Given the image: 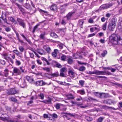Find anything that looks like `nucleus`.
Listing matches in <instances>:
<instances>
[{
    "mask_svg": "<svg viewBox=\"0 0 122 122\" xmlns=\"http://www.w3.org/2000/svg\"><path fill=\"white\" fill-rule=\"evenodd\" d=\"M109 40L112 43L114 44H122V36L121 37L120 36L113 34L109 37Z\"/></svg>",
    "mask_w": 122,
    "mask_h": 122,
    "instance_id": "1",
    "label": "nucleus"
},
{
    "mask_svg": "<svg viewBox=\"0 0 122 122\" xmlns=\"http://www.w3.org/2000/svg\"><path fill=\"white\" fill-rule=\"evenodd\" d=\"M87 73L89 74H95L97 75H111V73L108 71H99L98 70H95L93 72L89 71Z\"/></svg>",
    "mask_w": 122,
    "mask_h": 122,
    "instance_id": "2",
    "label": "nucleus"
},
{
    "mask_svg": "<svg viewBox=\"0 0 122 122\" xmlns=\"http://www.w3.org/2000/svg\"><path fill=\"white\" fill-rule=\"evenodd\" d=\"M117 20L115 19H112L109 22L108 28L111 31H113L115 28L117 23Z\"/></svg>",
    "mask_w": 122,
    "mask_h": 122,
    "instance_id": "3",
    "label": "nucleus"
},
{
    "mask_svg": "<svg viewBox=\"0 0 122 122\" xmlns=\"http://www.w3.org/2000/svg\"><path fill=\"white\" fill-rule=\"evenodd\" d=\"M24 72L22 67H20V69L16 67H15L14 68L13 72L14 73L16 74L17 75H20L21 72Z\"/></svg>",
    "mask_w": 122,
    "mask_h": 122,
    "instance_id": "4",
    "label": "nucleus"
},
{
    "mask_svg": "<svg viewBox=\"0 0 122 122\" xmlns=\"http://www.w3.org/2000/svg\"><path fill=\"white\" fill-rule=\"evenodd\" d=\"M5 116L4 117H0V119L4 121H7L11 122H14V121H12L8 117L6 114H5Z\"/></svg>",
    "mask_w": 122,
    "mask_h": 122,
    "instance_id": "5",
    "label": "nucleus"
},
{
    "mask_svg": "<svg viewBox=\"0 0 122 122\" xmlns=\"http://www.w3.org/2000/svg\"><path fill=\"white\" fill-rule=\"evenodd\" d=\"M96 96L100 98H102L103 97H106L108 95V94L104 93H99L96 92L95 93Z\"/></svg>",
    "mask_w": 122,
    "mask_h": 122,
    "instance_id": "6",
    "label": "nucleus"
},
{
    "mask_svg": "<svg viewBox=\"0 0 122 122\" xmlns=\"http://www.w3.org/2000/svg\"><path fill=\"white\" fill-rule=\"evenodd\" d=\"M51 84V82H50L49 84H47V83L44 82L42 81H38L36 82V84L37 86H42L46 84L48 85H50Z\"/></svg>",
    "mask_w": 122,
    "mask_h": 122,
    "instance_id": "7",
    "label": "nucleus"
},
{
    "mask_svg": "<svg viewBox=\"0 0 122 122\" xmlns=\"http://www.w3.org/2000/svg\"><path fill=\"white\" fill-rule=\"evenodd\" d=\"M17 20L19 23V25L22 26L23 28H25V24L24 21L19 18H17Z\"/></svg>",
    "mask_w": 122,
    "mask_h": 122,
    "instance_id": "8",
    "label": "nucleus"
},
{
    "mask_svg": "<svg viewBox=\"0 0 122 122\" xmlns=\"http://www.w3.org/2000/svg\"><path fill=\"white\" fill-rule=\"evenodd\" d=\"M75 116V115L73 114H71L70 113H67L66 115L64 116L65 117L67 120H69L71 119V117H74Z\"/></svg>",
    "mask_w": 122,
    "mask_h": 122,
    "instance_id": "9",
    "label": "nucleus"
},
{
    "mask_svg": "<svg viewBox=\"0 0 122 122\" xmlns=\"http://www.w3.org/2000/svg\"><path fill=\"white\" fill-rule=\"evenodd\" d=\"M65 96L67 98L66 100L73 99L75 98L74 96L71 94L66 95Z\"/></svg>",
    "mask_w": 122,
    "mask_h": 122,
    "instance_id": "10",
    "label": "nucleus"
},
{
    "mask_svg": "<svg viewBox=\"0 0 122 122\" xmlns=\"http://www.w3.org/2000/svg\"><path fill=\"white\" fill-rule=\"evenodd\" d=\"M67 5V4H66L61 7V13H63L65 12L66 10V7Z\"/></svg>",
    "mask_w": 122,
    "mask_h": 122,
    "instance_id": "11",
    "label": "nucleus"
},
{
    "mask_svg": "<svg viewBox=\"0 0 122 122\" xmlns=\"http://www.w3.org/2000/svg\"><path fill=\"white\" fill-rule=\"evenodd\" d=\"M8 93L9 94L13 95L16 93V91L15 89H12L8 92Z\"/></svg>",
    "mask_w": 122,
    "mask_h": 122,
    "instance_id": "12",
    "label": "nucleus"
},
{
    "mask_svg": "<svg viewBox=\"0 0 122 122\" xmlns=\"http://www.w3.org/2000/svg\"><path fill=\"white\" fill-rule=\"evenodd\" d=\"M80 52H78L76 54H74L73 56L75 59L78 58H82V56L80 55Z\"/></svg>",
    "mask_w": 122,
    "mask_h": 122,
    "instance_id": "13",
    "label": "nucleus"
},
{
    "mask_svg": "<svg viewBox=\"0 0 122 122\" xmlns=\"http://www.w3.org/2000/svg\"><path fill=\"white\" fill-rule=\"evenodd\" d=\"M59 53V50L57 49H55L54 52L52 53V56L54 57H56L57 56V54Z\"/></svg>",
    "mask_w": 122,
    "mask_h": 122,
    "instance_id": "14",
    "label": "nucleus"
},
{
    "mask_svg": "<svg viewBox=\"0 0 122 122\" xmlns=\"http://www.w3.org/2000/svg\"><path fill=\"white\" fill-rule=\"evenodd\" d=\"M15 4L18 6V8L20 9V10L22 12V13H25V11L24 9L22 7L21 5L17 3H16Z\"/></svg>",
    "mask_w": 122,
    "mask_h": 122,
    "instance_id": "15",
    "label": "nucleus"
},
{
    "mask_svg": "<svg viewBox=\"0 0 122 122\" xmlns=\"http://www.w3.org/2000/svg\"><path fill=\"white\" fill-rule=\"evenodd\" d=\"M51 99L50 98H49L48 100H44L42 101H40V102H43L45 103L50 104L51 103Z\"/></svg>",
    "mask_w": 122,
    "mask_h": 122,
    "instance_id": "16",
    "label": "nucleus"
},
{
    "mask_svg": "<svg viewBox=\"0 0 122 122\" xmlns=\"http://www.w3.org/2000/svg\"><path fill=\"white\" fill-rule=\"evenodd\" d=\"M37 52L40 54L41 55L45 54L46 53V52L44 50L42 49L38 50Z\"/></svg>",
    "mask_w": 122,
    "mask_h": 122,
    "instance_id": "17",
    "label": "nucleus"
},
{
    "mask_svg": "<svg viewBox=\"0 0 122 122\" xmlns=\"http://www.w3.org/2000/svg\"><path fill=\"white\" fill-rule=\"evenodd\" d=\"M50 9L51 10L54 11H56L57 9L56 5H53L51 6Z\"/></svg>",
    "mask_w": 122,
    "mask_h": 122,
    "instance_id": "18",
    "label": "nucleus"
},
{
    "mask_svg": "<svg viewBox=\"0 0 122 122\" xmlns=\"http://www.w3.org/2000/svg\"><path fill=\"white\" fill-rule=\"evenodd\" d=\"M1 55L6 60H7L9 59L8 54L6 53H3L1 54Z\"/></svg>",
    "mask_w": 122,
    "mask_h": 122,
    "instance_id": "19",
    "label": "nucleus"
},
{
    "mask_svg": "<svg viewBox=\"0 0 122 122\" xmlns=\"http://www.w3.org/2000/svg\"><path fill=\"white\" fill-rule=\"evenodd\" d=\"M74 13V12H71L69 13L66 16L67 18V19L68 20L70 19L71 17L72 14Z\"/></svg>",
    "mask_w": 122,
    "mask_h": 122,
    "instance_id": "20",
    "label": "nucleus"
},
{
    "mask_svg": "<svg viewBox=\"0 0 122 122\" xmlns=\"http://www.w3.org/2000/svg\"><path fill=\"white\" fill-rule=\"evenodd\" d=\"M68 58V57H66V56L64 55H62L61 57V60L62 61H64L66 60V59L67 60Z\"/></svg>",
    "mask_w": 122,
    "mask_h": 122,
    "instance_id": "21",
    "label": "nucleus"
},
{
    "mask_svg": "<svg viewBox=\"0 0 122 122\" xmlns=\"http://www.w3.org/2000/svg\"><path fill=\"white\" fill-rule=\"evenodd\" d=\"M78 69L80 71H83L85 70L86 67L84 66H81Z\"/></svg>",
    "mask_w": 122,
    "mask_h": 122,
    "instance_id": "22",
    "label": "nucleus"
},
{
    "mask_svg": "<svg viewBox=\"0 0 122 122\" xmlns=\"http://www.w3.org/2000/svg\"><path fill=\"white\" fill-rule=\"evenodd\" d=\"M68 60V63L70 64H71L73 62V60L72 59L68 57V58L67 59Z\"/></svg>",
    "mask_w": 122,
    "mask_h": 122,
    "instance_id": "23",
    "label": "nucleus"
},
{
    "mask_svg": "<svg viewBox=\"0 0 122 122\" xmlns=\"http://www.w3.org/2000/svg\"><path fill=\"white\" fill-rule=\"evenodd\" d=\"M84 21L83 20H80L78 21L79 24V26H80L82 28V27L81 26L82 25Z\"/></svg>",
    "mask_w": 122,
    "mask_h": 122,
    "instance_id": "24",
    "label": "nucleus"
},
{
    "mask_svg": "<svg viewBox=\"0 0 122 122\" xmlns=\"http://www.w3.org/2000/svg\"><path fill=\"white\" fill-rule=\"evenodd\" d=\"M50 75L53 77H57L59 76L58 72H56L54 73H51L50 74Z\"/></svg>",
    "mask_w": 122,
    "mask_h": 122,
    "instance_id": "25",
    "label": "nucleus"
},
{
    "mask_svg": "<svg viewBox=\"0 0 122 122\" xmlns=\"http://www.w3.org/2000/svg\"><path fill=\"white\" fill-rule=\"evenodd\" d=\"M9 20L13 22L15 24H16V22L15 20L12 17L9 18Z\"/></svg>",
    "mask_w": 122,
    "mask_h": 122,
    "instance_id": "26",
    "label": "nucleus"
},
{
    "mask_svg": "<svg viewBox=\"0 0 122 122\" xmlns=\"http://www.w3.org/2000/svg\"><path fill=\"white\" fill-rule=\"evenodd\" d=\"M85 119L88 121H91L92 119V117L88 116H86L85 117Z\"/></svg>",
    "mask_w": 122,
    "mask_h": 122,
    "instance_id": "27",
    "label": "nucleus"
},
{
    "mask_svg": "<svg viewBox=\"0 0 122 122\" xmlns=\"http://www.w3.org/2000/svg\"><path fill=\"white\" fill-rule=\"evenodd\" d=\"M57 83L59 84L64 85H67L68 83L58 81Z\"/></svg>",
    "mask_w": 122,
    "mask_h": 122,
    "instance_id": "28",
    "label": "nucleus"
},
{
    "mask_svg": "<svg viewBox=\"0 0 122 122\" xmlns=\"http://www.w3.org/2000/svg\"><path fill=\"white\" fill-rule=\"evenodd\" d=\"M50 36L53 37H54L55 38H56L57 36L56 34L54 33H51L50 34Z\"/></svg>",
    "mask_w": 122,
    "mask_h": 122,
    "instance_id": "29",
    "label": "nucleus"
},
{
    "mask_svg": "<svg viewBox=\"0 0 122 122\" xmlns=\"http://www.w3.org/2000/svg\"><path fill=\"white\" fill-rule=\"evenodd\" d=\"M21 35L24 38L25 40L29 43H30L31 42V41L29 39H27L25 36L23 35V34H21Z\"/></svg>",
    "mask_w": 122,
    "mask_h": 122,
    "instance_id": "30",
    "label": "nucleus"
},
{
    "mask_svg": "<svg viewBox=\"0 0 122 122\" xmlns=\"http://www.w3.org/2000/svg\"><path fill=\"white\" fill-rule=\"evenodd\" d=\"M104 118V117H100L97 120V122H102Z\"/></svg>",
    "mask_w": 122,
    "mask_h": 122,
    "instance_id": "31",
    "label": "nucleus"
},
{
    "mask_svg": "<svg viewBox=\"0 0 122 122\" xmlns=\"http://www.w3.org/2000/svg\"><path fill=\"white\" fill-rule=\"evenodd\" d=\"M77 92L81 95H83L85 94L84 91L83 90H78L77 91Z\"/></svg>",
    "mask_w": 122,
    "mask_h": 122,
    "instance_id": "32",
    "label": "nucleus"
},
{
    "mask_svg": "<svg viewBox=\"0 0 122 122\" xmlns=\"http://www.w3.org/2000/svg\"><path fill=\"white\" fill-rule=\"evenodd\" d=\"M38 96L40 97L41 99H43L44 96L43 94L42 93H40V94H38Z\"/></svg>",
    "mask_w": 122,
    "mask_h": 122,
    "instance_id": "33",
    "label": "nucleus"
},
{
    "mask_svg": "<svg viewBox=\"0 0 122 122\" xmlns=\"http://www.w3.org/2000/svg\"><path fill=\"white\" fill-rule=\"evenodd\" d=\"M107 52L106 51H103V52L101 54V55L102 56L104 57L105 55L107 54Z\"/></svg>",
    "mask_w": 122,
    "mask_h": 122,
    "instance_id": "34",
    "label": "nucleus"
},
{
    "mask_svg": "<svg viewBox=\"0 0 122 122\" xmlns=\"http://www.w3.org/2000/svg\"><path fill=\"white\" fill-rule=\"evenodd\" d=\"M107 101V104H111L112 103H114L115 102L111 100H108Z\"/></svg>",
    "mask_w": 122,
    "mask_h": 122,
    "instance_id": "35",
    "label": "nucleus"
},
{
    "mask_svg": "<svg viewBox=\"0 0 122 122\" xmlns=\"http://www.w3.org/2000/svg\"><path fill=\"white\" fill-rule=\"evenodd\" d=\"M106 4L107 7V9L110 8V7L112 6L113 5L112 4V3H108V4Z\"/></svg>",
    "mask_w": 122,
    "mask_h": 122,
    "instance_id": "36",
    "label": "nucleus"
},
{
    "mask_svg": "<svg viewBox=\"0 0 122 122\" xmlns=\"http://www.w3.org/2000/svg\"><path fill=\"white\" fill-rule=\"evenodd\" d=\"M45 47H46L45 46H44V48L45 49V50L47 52L49 53L51 50L50 48L49 47H47L46 48H45Z\"/></svg>",
    "mask_w": 122,
    "mask_h": 122,
    "instance_id": "37",
    "label": "nucleus"
},
{
    "mask_svg": "<svg viewBox=\"0 0 122 122\" xmlns=\"http://www.w3.org/2000/svg\"><path fill=\"white\" fill-rule=\"evenodd\" d=\"M24 6L27 9L30 8V5L29 4L27 3L25 4L24 5Z\"/></svg>",
    "mask_w": 122,
    "mask_h": 122,
    "instance_id": "38",
    "label": "nucleus"
},
{
    "mask_svg": "<svg viewBox=\"0 0 122 122\" xmlns=\"http://www.w3.org/2000/svg\"><path fill=\"white\" fill-rule=\"evenodd\" d=\"M79 83L80 85L82 86H83L84 83V81L82 80H81L79 81Z\"/></svg>",
    "mask_w": 122,
    "mask_h": 122,
    "instance_id": "39",
    "label": "nucleus"
},
{
    "mask_svg": "<svg viewBox=\"0 0 122 122\" xmlns=\"http://www.w3.org/2000/svg\"><path fill=\"white\" fill-rule=\"evenodd\" d=\"M107 25V23L106 22L102 26V29L104 30H105L106 29V26Z\"/></svg>",
    "mask_w": 122,
    "mask_h": 122,
    "instance_id": "40",
    "label": "nucleus"
},
{
    "mask_svg": "<svg viewBox=\"0 0 122 122\" xmlns=\"http://www.w3.org/2000/svg\"><path fill=\"white\" fill-rule=\"evenodd\" d=\"M41 59L43 61H45L46 62L47 65H49V63L47 59H46V58L44 57H43Z\"/></svg>",
    "mask_w": 122,
    "mask_h": 122,
    "instance_id": "41",
    "label": "nucleus"
},
{
    "mask_svg": "<svg viewBox=\"0 0 122 122\" xmlns=\"http://www.w3.org/2000/svg\"><path fill=\"white\" fill-rule=\"evenodd\" d=\"M100 8L101 9H106L107 7L106 6V4H104L100 6Z\"/></svg>",
    "mask_w": 122,
    "mask_h": 122,
    "instance_id": "42",
    "label": "nucleus"
},
{
    "mask_svg": "<svg viewBox=\"0 0 122 122\" xmlns=\"http://www.w3.org/2000/svg\"><path fill=\"white\" fill-rule=\"evenodd\" d=\"M43 69L44 70L46 71L47 72H49L50 71V68L48 67H46L45 68H43Z\"/></svg>",
    "mask_w": 122,
    "mask_h": 122,
    "instance_id": "43",
    "label": "nucleus"
},
{
    "mask_svg": "<svg viewBox=\"0 0 122 122\" xmlns=\"http://www.w3.org/2000/svg\"><path fill=\"white\" fill-rule=\"evenodd\" d=\"M68 73L69 74H71L72 76H73L74 75V73L73 71H72L70 70H69L68 71Z\"/></svg>",
    "mask_w": 122,
    "mask_h": 122,
    "instance_id": "44",
    "label": "nucleus"
},
{
    "mask_svg": "<svg viewBox=\"0 0 122 122\" xmlns=\"http://www.w3.org/2000/svg\"><path fill=\"white\" fill-rule=\"evenodd\" d=\"M37 98V96L36 95H35L34 96H32L31 98V99L32 100L34 99H36Z\"/></svg>",
    "mask_w": 122,
    "mask_h": 122,
    "instance_id": "45",
    "label": "nucleus"
},
{
    "mask_svg": "<svg viewBox=\"0 0 122 122\" xmlns=\"http://www.w3.org/2000/svg\"><path fill=\"white\" fill-rule=\"evenodd\" d=\"M66 68L65 67H64L62 68L60 70V72H64L66 71Z\"/></svg>",
    "mask_w": 122,
    "mask_h": 122,
    "instance_id": "46",
    "label": "nucleus"
},
{
    "mask_svg": "<svg viewBox=\"0 0 122 122\" xmlns=\"http://www.w3.org/2000/svg\"><path fill=\"white\" fill-rule=\"evenodd\" d=\"M118 27L122 29V21L119 23L118 24Z\"/></svg>",
    "mask_w": 122,
    "mask_h": 122,
    "instance_id": "47",
    "label": "nucleus"
},
{
    "mask_svg": "<svg viewBox=\"0 0 122 122\" xmlns=\"http://www.w3.org/2000/svg\"><path fill=\"white\" fill-rule=\"evenodd\" d=\"M93 18H92L88 20V22L90 23H93Z\"/></svg>",
    "mask_w": 122,
    "mask_h": 122,
    "instance_id": "48",
    "label": "nucleus"
},
{
    "mask_svg": "<svg viewBox=\"0 0 122 122\" xmlns=\"http://www.w3.org/2000/svg\"><path fill=\"white\" fill-rule=\"evenodd\" d=\"M61 104H57L56 106L55 107L57 109L59 108Z\"/></svg>",
    "mask_w": 122,
    "mask_h": 122,
    "instance_id": "49",
    "label": "nucleus"
},
{
    "mask_svg": "<svg viewBox=\"0 0 122 122\" xmlns=\"http://www.w3.org/2000/svg\"><path fill=\"white\" fill-rule=\"evenodd\" d=\"M19 49L20 51L22 52H23L24 50V48L22 46H20L19 47Z\"/></svg>",
    "mask_w": 122,
    "mask_h": 122,
    "instance_id": "50",
    "label": "nucleus"
},
{
    "mask_svg": "<svg viewBox=\"0 0 122 122\" xmlns=\"http://www.w3.org/2000/svg\"><path fill=\"white\" fill-rule=\"evenodd\" d=\"M5 30L7 32H8L10 31L11 30V29L10 27H7L5 28Z\"/></svg>",
    "mask_w": 122,
    "mask_h": 122,
    "instance_id": "51",
    "label": "nucleus"
},
{
    "mask_svg": "<svg viewBox=\"0 0 122 122\" xmlns=\"http://www.w3.org/2000/svg\"><path fill=\"white\" fill-rule=\"evenodd\" d=\"M11 99V101L13 102H16L17 101V100L16 98L14 97H11L10 98Z\"/></svg>",
    "mask_w": 122,
    "mask_h": 122,
    "instance_id": "52",
    "label": "nucleus"
},
{
    "mask_svg": "<svg viewBox=\"0 0 122 122\" xmlns=\"http://www.w3.org/2000/svg\"><path fill=\"white\" fill-rule=\"evenodd\" d=\"M29 53L30 56V57L32 58H33L34 56V54L33 53H31L30 52Z\"/></svg>",
    "mask_w": 122,
    "mask_h": 122,
    "instance_id": "53",
    "label": "nucleus"
},
{
    "mask_svg": "<svg viewBox=\"0 0 122 122\" xmlns=\"http://www.w3.org/2000/svg\"><path fill=\"white\" fill-rule=\"evenodd\" d=\"M16 65H19L21 64V63L20 61L16 60Z\"/></svg>",
    "mask_w": 122,
    "mask_h": 122,
    "instance_id": "54",
    "label": "nucleus"
},
{
    "mask_svg": "<svg viewBox=\"0 0 122 122\" xmlns=\"http://www.w3.org/2000/svg\"><path fill=\"white\" fill-rule=\"evenodd\" d=\"M81 100H82L83 99L81 97H79V98H77L76 99V100L78 101H80Z\"/></svg>",
    "mask_w": 122,
    "mask_h": 122,
    "instance_id": "55",
    "label": "nucleus"
},
{
    "mask_svg": "<svg viewBox=\"0 0 122 122\" xmlns=\"http://www.w3.org/2000/svg\"><path fill=\"white\" fill-rule=\"evenodd\" d=\"M108 69L111 71L112 72H114L115 71L116 69H114L112 68H111Z\"/></svg>",
    "mask_w": 122,
    "mask_h": 122,
    "instance_id": "56",
    "label": "nucleus"
},
{
    "mask_svg": "<svg viewBox=\"0 0 122 122\" xmlns=\"http://www.w3.org/2000/svg\"><path fill=\"white\" fill-rule=\"evenodd\" d=\"M1 18L5 22L7 23L8 24V23H7V21L6 18H5V19H4V18L2 16V15L1 16Z\"/></svg>",
    "mask_w": 122,
    "mask_h": 122,
    "instance_id": "57",
    "label": "nucleus"
},
{
    "mask_svg": "<svg viewBox=\"0 0 122 122\" xmlns=\"http://www.w3.org/2000/svg\"><path fill=\"white\" fill-rule=\"evenodd\" d=\"M44 34H41L40 36V38L42 39H44Z\"/></svg>",
    "mask_w": 122,
    "mask_h": 122,
    "instance_id": "58",
    "label": "nucleus"
},
{
    "mask_svg": "<svg viewBox=\"0 0 122 122\" xmlns=\"http://www.w3.org/2000/svg\"><path fill=\"white\" fill-rule=\"evenodd\" d=\"M95 35V34L94 33H93L92 34H90L88 35V37H92L94 36Z\"/></svg>",
    "mask_w": 122,
    "mask_h": 122,
    "instance_id": "59",
    "label": "nucleus"
},
{
    "mask_svg": "<svg viewBox=\"0 0 122 122\" xmlns=\"http://www.w3.org/2000/svg\"><path fill=\"white\" fill-rule=\"evenodd\" d=\"M88 106L87 105H85L84 106H80V107L82 108H85L88 107Z\"/></svg>",
    "mask_w": 122,
    "mask_h": 122,
    "instance_id": "60",
    "label": "nucleus"
},
{
    "mask_svg": "<svg viewBox=\"0 0 122 122\" xmlns=\"http://www.w3.org/2000/svg\"><path fill=\"white\" fill-rule=\"evenodd\" d=\"M32 100H31L30 101L28 102V103H27V105H29L33 103V101Z\"/></svg>",
    "mask_w": 122,
    "mask_h": 122,
    "instance_id": "61",
    "label": "nucleus"
},
{
    "mask_svg": "<svg viewBox=\"0 0 122 122\" xmlns=\"http://www.w3.org/2000/svg\"><path fill=\"white\" fill-rule=\"evenodd\" d=\"M56 66L59 68H61V65L59 64H56Z\"/></svg>",
    "mask_w": 122,
    "mask_h": 122,
    "instance_id": "62",
    "label": "nucleus"
},
{
    "mask_svg": "<svg viewBox=\"0 0 122 122\" xmlns=\"http://www.w3.org/2000/svg\"><path fill=\"white\" fill-rule=\"evenodd\" d=\"M38 25H36L35 27H34L33 30V32L34 33L36 29L37 28Z\"/></svg>",
    "mask_w": 122,
    "mask_h": 122,
    "instance_id": "63",
    "label": "nucleus"
},
{
    "mask_svg": "<svg viewBox=\"0 0 122 122\" xmlns=\"http://www.w3.org/2000/svg\"><path fill=\"white\" fill-rule=\"evenodd\" d=\"M117 2L118 4H122V0H117Z\"/></svg>",
    "mask_w": 122,
    "mask_h": 122,
    "instance_id": "64",
    "label": "nucleus"
}]
</instances>
